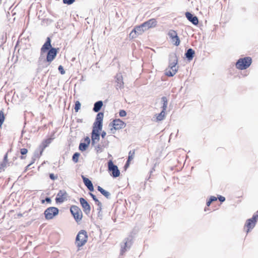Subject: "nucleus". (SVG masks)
Instances as JSON below:
<instances>
[{
  "instance_id": "nucleus-1",
  "label": "nucleus",
  "mask_w": 258,
  "mask_h": 258,
  "mask_svg": "<svg viewBox=\"0 0 258 258\" xmlns=\"http://www.w3.org/2000/svg\"><path fill=\"white\" fill-rule=\"evenodd\" d=\"M104 117L103 112H99L96 116L93 124V130L91 134L92 144L97 143L100 139V132L102 128V121Z\"/></svg>"
},
{
  "instance_id": "nucleus-2",
  "label": "nucleus",
  "mask_w": 258,
  "mask_h": 258,
  "mask_svg": "<svg viewBox=\"0 0 258 258\" xmlns=\"http://www.w3.org/2000/svg\"><path fill=\"white\" fill-rule=\"evenodd\" d=\"M88 235L85 230H82L78 233L75 240V244L78 248L84 245L87 242Z\"/></svg>"
},
{
  "instance_id": "nucleus-3",
  "label": "nucleus",
  "mask_w": 258,
  "mask_h": 258,
  "mask_svg": "<svg viewBox=\"0 0 258 258\" xmlns=\"http://www.w3.org/2000/svg\"><path fill=\"white\" fill-rule=\"evenodd\" d=\"M171 62L169 67L166 69L165 74L168 77H172L174 76L178 71V67L176 66L177 63V58L174 57L171 60Z\"/></svg>"
},
{
  "instance_id": "nucleus-4",
  "label": "nucleus",
  "mask_w": 258,
  "mask_h": 258,
  "mask_svg": "<svg viewBox=\"0 0 258 258\" xmlns=\"http://www.w3.org/2000/svg\"><path fill=\"white\" fill-rule=\"evenodd\" d=\"M252 62V59L250 57H245L240 58L236 63V67L239 70H245L248 68Z\"/></svg>"
},
{
  "instance_id": "nucleus-5",
  "label": "nucleus",
  "mask_w": 258,
  "mask_h": 258,
  "mask_svg": "<svg viewBox=\"0 0 258 258\" xmlns=\"http://www.w3.org/2000/svg\"><path fill=\"white\" fill-rule=\"evenodd\" d=\"M70 212L77 223L82 220L83 213L79 207L75 205H73L70 208Z\"/></svg>"
},
{
  "instance_id": "nucleus-6",
  "label": "nucleus",
  "mask_w": 258,
  "mask_h": 258,
  "mask_svg": "<svg viewBox=\"0 0 258 258\" xmlns=\"http://www.w3.org/2000/svg\"><path fill=\"white\" fill-rule=\"evenodd\" d=\"M257 220L258 211L253 215L251 218L247 220L244 225V228L246 229V233L249 232L251 229L254 227Z\"/></svg>"
},
{
  "instance_id": "nucleus-7",
  "label": "nucleus",
  "mask_w": 258,
  "mask_h": 258,
  "mask_svg": "<svg viewBox=\"0 0 258 258\" xmlns=\"http://www.w3.org/2000/svg\"><path fill=\"white\" fill-rule=\"evenodd\" d=\"M59 210L58 208L54 207H50L45 210L44 214L46 220H51L57 216Z\"/></svg>"
},
{
  "instance_id": "nucleus-8",
  "label": "nucleus",
  "mask_w": 258,
  "mask_h": 258,
  "mask_svg": "<svg viewBox=\"0 0 258 258\" xmlns=\"http://www.w3.org/2000/svg\"><path fill=\"white\" fill-rule=\"evenodd\" d=\"M146 31L144 27L142 26V24L139 26H136L129 34V37L131 39L136 38L138 35L142 34Z\"/></svg>"
},
{
  "instance_id": "nucleus-9",
  "label": "nucleus",
  "mask_w": 258,
  "mask_h": 258,
  "mask_svg": "<svg viewBox=\"0 0 258 258\" xmlns=\"http://www.w3.org/2000/svg\"><path fill=\"white\" fill-rule=\"evenodd\" d=\"M108 171L111 172V175L113 177H117L120 175V171L117 166L113 164L111 160L108 162Z\"/></svg>"
},
{
  "instance_id": "nucleus-10",
  "label": "nucleus",
  "mask_w": 258,
  "mask_h": 258,
  "mask_svg": "<svg viewBox=\"0 0 258 258\" xmlns=\"http://www.w3.org/2000/svg\"><path fill=\"white\" fill-rule=\"evenodd\" d=\"M68 194L65 190H60L57 194L55 202L56 203H62L68 200Z\"/></svg>"
},
{
  "instance_id": "nucleus-11",
  "label": "nucleus",
  "mask_w": 258,
  "mask_h": 258,
  "mask_svg": "<svg viewBox=\"0 0 258 258\" xmlns=\"http://www.w3.org/2000/svg\"><path fill=\"white\" fill-rule=\"evenodd\" d=\"M168 35L175 45L178 46L180 44V41L175 31L170 30L168 33Z\"/></svg>"
},
{
  "instance_id": "nucleus-12",
  "label": "nucleus",
  "mask_w": 258,
  "mask_h": 258,
  "mask_svg": "<svg viewBox=\"0 0 258 258\" xmlns=\"http://www.w3.org/2000/svg\"><path fill=\"white\" fill-rule=\"evenodd\" d=\"M58 48H51L48 51L46 56L47 62H51L56 57Z\"/></svg>"
},
{
  "instance_id": "nucleus-13",
  "label": "nucleus",
  "mask_w": 258,
  "mask_h": 258,
  "mask_svg": "<svg viewBox=\"0 0 258 258\" xmlns=\"http://www.w3.org/2000/svg\"><path fill=\"white\" fill-rule=\"evenodd\" d=\"M157 25V20L155 19H151L148 21L143 23L142 24V26H144L145 30H147L149 29L156 27Z\"/></svg>"
},
{
  "instance_id": "nucleus-14",
  "label": "nucleus",
  "mask_w": 258,
  "mask_h": 258,
  "mask_svg": "<svg viewBox=\"0 0 258 258\" xmlns=\"http://www.w3.org/2000/svg\"><path fill=\"white\" fill-rule=\"evenodd\" d=\"M79 201L84 212L87 214L90 213L91 207L87 201L83 198H81Z\"/></svg>"
},
{
  "instance_id": "nucleus-15",
  "label": "nucleus",
  "mask_w": 258,
  "mask_h": 258,
  "mask_svg": "<svg viewBox=\"0 0 258 258\" xmlns=\"http://www.w3.org/2000/svg\"><path fill=\"white\" fill-rule=\"evenodd\" d=\"M112 125L115 130L121 129L125 127V123L120 119H116L112 122Z\"/></svg>"
},
{
  "instance_id": "nucleus-16",
  "label": "nucleus",
  "mask_w": 258,
  "mask_h": 258,
  "mask_svg": "<svg viewBox=\"0 0 258 258\" xmlns=\"http://www.w3.org/2000/svg\"><path fill=\"white\" fill-rule=\"evenodd\" d=\"M51 48H52L51 45V39L50 37H47L46 41L41 48V53L42 54L44 53L47 50H49Z\"/></svg>"
},
{
  "instance_id": "nucleus-17",
  "label": "nucleus",
  "mask_w": 258,
  "mask_h": 258,
  "mask_svg": "<svg viewBox=\"0 0 258 258\" xmlns=\"http://www.w3.org/2000/svg\"><path fill=\"white\" fill-rule=\"evenodd\" d=\"M90 143V139L89 137H86L84 139V143H81L79 145V150L81 151H84L87 150Z\"/></svg>"
},
{
  "instance_id": "nucleus-18",
  "label": "nucleus",
  "mask_w": 258,
  "mask_h": 258,
  "mask_svg": "<svg viewBox=\"0 0 258 258\" xmlns=\"http://www.w3.org/2000/svg\"><path fill=\"white\" fill-rule=\"evenodd\" d=\"M185 16L188 20L191 22L193 24L197 25L199 23V20L197 17L194 16L189 12H186Z\"/></svg>"
},
{
  "instance_id": "nucleus-19",
  "label": "nucleus",
  "mask_w": 258,
  "mask_h": 258,
  "mask_svg": "<svg viewBox=\"0 0 258 258\" xmlns=\"http://www.w3.org/2000/svg\"><path fill=\"white\" fill-rule=\"evenodd\" d=\"M51 139L50 138H48V139H47L46 140H44L42 141L41 145L40 146V148L41 149V151H40V154L41 155L42 152H43L44 150L49 146V145L51 143Z\"/></svg>"
},
{
  "instance_id": "nucleus-20",
  "label": "nucleus",
  "mask_w": 258,
  "mask_h": 258,
  "mask_svg": "<svg viewBox=\"0 0 258 258\" xmlns=\"http://www.w3.org/2000/svg\"><path fill=\"white\" fill-rule=\"evenodd\" d=\"M83 182L85 185L87 187L89 190L92 191L94 190L93 185L92 183V182L87 178L84 177V176H82Z\"/></svg>"
},
{
  "instance_id": "nucleus-21",
  "label": "nucleus",
  "mask_w": 258,
  "mask_h": 258,
  "mask_svg": "<svg viewBox=\"0 0 258 258\" xmlns=\"http://www.w3.org/2000/svg\"><path fill=\"white\" fill-rule=\"evenodd\" d=\"M135 155V150H133L132 151H130L128 153V159L126 162L125 165V167L127 168L128 167L130 164V162L134 158Z\"/></svg>"
},
{
  "instance_id": "nucleus-22",
  "label": "nucleus",
  "mask_w": 258,
  "mask_h": 258,
  "mask_svg": "<svg viewBox=\"0 0 258 258\" xmlns=\"http://www.w3.org/2000/svg\"><path fill=\"white\" fill-rule=\"evenodd\" d=\"M165 111L166 110H162V111L160 113L156 114L155 115V120L156 121L158 122V121H160L163 120L165 118V115H166Z\"/></svg>"
},
{
  "instance_id": "nucleus-23",
  "label": "nucleus",
  "mask_w": 258,
  "mask_h": 258,
  "mask_svg": "<svg viewBox=\"0 0 258 258\" xmlns=\"http://www.w3.org/2000/svg\"><path fill=\"white\" fill-rule=\"evenodd\" d=\"M103 106V102L102 101H99L96 102L94 106L93 111L97 112H98L101 108Z\"/></svg>"
},
{
  "instance_id": "nucleus-24",
  "label": "nucleus",
  "mask_w": 258,
  "mask_h": 258,
  "mask_svg": "<svg viewBox=\"0 0 258 258\" xmlns=\"http://www.w3.org/2000/svg\"><path fill=\"white\" fill-rule=\"evenodd\" d=\"M194 54L195 51L191 48L188 49L185 53L186 57L189 60H191L193 58Z\"/></svg>"
},
{
  "instance_id": "nucleus-25",
  "label": "nucleus",
  "mask_w": 258,
  "mask_h": 258,
  "mask_svg": "<svg viewBox=\"0 0 258 258\" xmlns=\"http://www.w3.org/2000/svg\"><path fill=\"white\" fill-rule=\"evenodd\" d=\"M116 82L117 83V86L119 88H121L123 87V79L121 75H117L116 76Z\"/></svg>"
},
{
  "instance_id": "nucleus-26",
  "label": "nucleus",
  "mask_w": 258,
  "mask_h": 258,
  "mask_svg": "<svg viewBox=\"0 0 258 258\" xmlns=\"http://www.w3.org/2000/svg\"><path fill=\"white\" fill-rule=\"evenodd\" d=\"M97 189L98 190V191H99L103 196H104L106 198H108L109 196H110V194L105 190L103 188H102L101 187H100V186H98L97 187Z\"/></svg>"
},
{
  "instance_id": "nucleus-27",
  "label": "nucleus",
  "mask_w": 258,
  "mask_h": 258,
  "mask_svg": "<svg viewBox=\"0 0 258 258\" xmlns=\"http://www.w3.org/2000/svg\"><path fill=\"white\" fill-rule=\"evenodd\" d=\"M90 196H91L93 200L95 202L96 204L99 207V210L101 211L102 206L101 202L96 198V196L93 194L90 193Z\"/></svg>"
},
{
  "instance_id": "nucleus-28",
  "label": "nucleus",
  "mask_w": 258,
  "mask_h": 258,
  "mask_svg": "<svg viewBox=\"0 0 258 258\" xmlns=\"http://www.w3.org/2000/svg\"><path fill=\"white\" fill-rule=\"evenodd\" d=\"M132 243V240H127L124 243V246L122 248L121 252L122 253L124 252L126 250V247L128 246L130 247Z\"/></svg>"
},
{
  "instance_id": "nucleus-29",
  "label": "nucleus",
  "mask_w": 258,
  "mask_h": 258,
  "mask_svg": "<svg viewBox=\"0 0 258 258\" xmlns=\"http://www.w3.org/2000/svg\"><path fill=\"white\" fill-rule=\"evenodd\" d=\"M5 119V114L4 113V109L0 111V127L2 126Z\"/></svg>"
},
{
  "instance_id": "nucleus-30",
  "label": "nucleus",
  "mask_w": 258,
  "mask_h": 258,
  "mask_svg": "<svg viewBox=\"0 0 258 258\" xmlns=\"http://www.w3.org/2000/svg\"><path fill=\"white\" fill-rule=\"evenodd\" d=\"M161 100L163 102L162 110H166L168 104V100L166 97H162Z\"/></svg>"
},
{
  "instance_id": "nucleus-31",
  "label": "nucleus",
  "mask_w": 258,
  "mask_h": 258,
  "mask_svg": "<svg viewBox=\"0 0 258 258\" xmlns=\"http://www.w3.org/2000/svg\"><path fill=\"white\" fill-rule=\"evenodd\" d=\"M81 108V103L79 101H77L75 102V112H77L79 110V109Z\"/></svg>"
},
{
  "instance_id": "nucleus-32",
  "label": "nucleus",
  "mask_w": 258,
  "mask_h": 258,
  "mask_svg": "<svg viewBox=\"0 0 258 258\" xmlns=\"http://www.w3.org/2000/svg\"><path fill=\"white\" fill-rule=\"evenodd\" d=\"M217 200V198L216 197H214V196H212L211 197V198H210L209 201H208L207 202V205L208 206H209L211 204V203L212 202H214V201H216Z\"/></svg>"
},
{
  "instance_id": "nucleus-33",
  "label": "nucleus",
  "mask_w": 258,
  "mask_h": 258,
  "mask_svg": "<svg viewBox=\"0 0 258 258\" xmlns=\"http://www.w3.org/2000/svg\"><path fill=\"white\" fill-rule=\"evenodd\" d=\"M80 156V154L79 153H75L73 156V160L75 162H77L78 161V159Z\"/></svg>"
},
{
  "instance_id": "nucleus-34",
  "label": "nucleus",
  "mask_w": 258,
  "mask_h": 258,
  "mask_svg": "<svg viewBox=\"0 0 258 258\" xmlns=\"http://www.w3.org/2000/svg\"><path fill=\"white\" fill-rule=\"evenodd\" d=\"M20 153L21 155H24L27 154L28 150L26 148H22L20 149Z\"/></svg>"
},
{
  "instance_id": "nucleus-35",
  "label": "nucleus",
  "mask_w": 258,
  "mask_h": 258,
  "mask_svg": "<svg viewBox=\"0 0 258 258\" xmlns=\"http://www.w3.org/2000/svg\"><path fill=\"white\" fill-rule=\"evenodd\" d=\"M119 116L120 117H124L126 115V113L125 110H120L119 112Z\"/></svg>"
},
{
  "instance_id": "nucleus-36",
  "label": "nucleus",
  "mask_w": 258,
  "mask_h": 258,
  "mask_svg": "<svg viewBox=\"0 0 258 258\" xmlns=\"http://www.w3.org/2000/svg\"><path fill=\"white\" fill-rule=\"evenodd\" d=\"M75 0H63V3L64 4H67L68 5H71L73 4Z\"/></svg>"
},
{
  "instance_id": "nucleus-37",
  "label": "nucleus",
  "mask_w": 258,
  "mask_h": 258,
  "mask_svg": "<svg viewBox=\"0 0 258 258\" xmlns=\"http://www.w3.org/2000/svg\"><path fill=\"white\" fill-rule=\"evenodd\" d=\"M58 70H59V72L61 74L63 75V74H65V71H64V69H63V68L62 66H59L58 67Z\"/></svg>"
},
{
  "instance_id": "nucleus-38",
  "label": "nucleus",
  "mask_w": 258,
  "mask_h": 258,
  "mask_svg": "<svg viewBox=\"0 0 258 258\" xmlns=\"http://www.w3.org/2000/svg\"><path fill=\"white\" fill-rule=\"evenodd\" d=\"M45 201L47 202L48 203H50L51 200L49 198H46L45 200H42L41 203L42 204H43V203H44Z\"/></svg>"
},
{
  "instance_id": "nucleus-39",
  "label": "nucleus",
  "mask_w": 258,
  "mask_h": 258,
  "mask_svg": "<svg viewBox=\"0 0 258 258\" xmlns=\"http://www.w3.org/2000/svg\"><path fill=\"white\" fill-rule=\"evenodd\" d=\"M218 199L221 202H223L224 201H225V197H223V196H220L219 197H218Z\"/></svg>"
},
{
  "instance_id": "nucleus-40",
  "label": "nucleus",
  "mask_w": 258,
  "mask_h": 258,
  "mask_svg": "<svg viewBox=\"0 0 258 258\" xmlns=\"http://www.w3.org/2000/svg\"><path fill=\"white\" fill-rule=\"evenodd\" d=\"M106 136V133L105 132H103L101 133V137L102 138H104Z\"/></svg>"
},
{
  "instance_id": "nucleus-41",
  "label": "nucleus",
  "mask_w": 258,
  "mask_h": 258,
  "mask_svg": "<svg viewBox=\"0 0 258 258\" xmlns=\"http://www.w3.org/2000/svg\"><path fill=\"white\" fill-rule=\"evenodd\" d=\"M50 177L51 179H53V180L55 179V177H54V175L53 174H50Z\"/></svg>"
},
{
  "instance_id": "nucleus-42",
  "label": "nucleus",
  "mask_w": 258,
  "mask_h": 258,
  "mask_svg": "<svg viewBox=\"0 0 258 258\" xmlns=\"http://www.w3.org/2000/svg\"><path fill=\"white\" fill-rule=\"evenodd\" d=\"M7 157H8V154H6V155L5 156V157H4L5 160H6V159H7Z\"/></svg>"
},
{
  "instance_id": "nucleus-43",
  "label": "nucleus",
  "mask_w": 258,
  "mask_h": 258,
  "mask_svg": "<svg viewBox=\"0 0 258 258\" xmlns=\"http://www.w3.org/2000/svg\"><path fill=\"white\" fill-rule=\"evenodd\" d=\"M25 157H23V156H21V159H25Z\"/></svg>"
},
{
  "instance_id": "nucleus-44",
  "label": "nucleus",
  "mask_w": 258,
  "mask_h": 258,
  "mask_svg": "<svg viewBox=\"0 0 258 258\" xmlns=\"http://www.w3.org/2000/svg\"><path fill=\"white\" fill-rule=\"evenodd\" d=\"M33 164V163H31V164H29L28 166H30V165H31V164Z\"/></svg>"
}]
</instances>
